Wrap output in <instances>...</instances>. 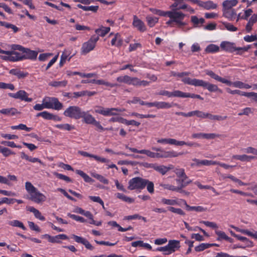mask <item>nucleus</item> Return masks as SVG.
I'll list each match as a JSON object with an SVG mask.
<instances>
[{"instance_id": "nucleus-13", "label": "nucleus", "mask_w": 257, "mask_h": 257, "mask_svg": "<svg viewBox=\"0 0 257 257\" xmlns=\"http://www.w3.org/2000/svg\"><path fill=\"white\" fill-rule=\"evenodd\" d=\"M220 135L214 133L205 134V133H194L191 135L192 139H205L207 140L214 139L215 138L220 137Z\"/></svg>"}, {"instance_id": "nucleus-50", "label": "nucleus", "mask_w": 257, "mask_h": 257, "mask_svg": "<svg viewBox=\"0 0 257 257\" xmlns=\"http://www.w3.org/2000/svg\"><path fill=\"white\" fill-rule=\"evenodd\" d=\"M25 189L29 194L37 190V188L30 182L27 181L25 183Z\"/></svg>"}, {"instance_id": "nucleus-25", "label": "nucleus", "mask_w": 257, "mask_h": 257, "mask_svg": "<svg viewBox=\"0 0 257 257\" xmlns=\"http://www.w3.org/2000/svg\"><path fill=\"white\" fill-rule=\"evenodd\" d=\"M180 90H174L173 92H170L165 90H162L160 91L158 94L160 95L166 96L168 97H180Z\"/></svg>"}, {"instance_id": "nucleus-57", "label": "nucleus", "mask_w": 257, "mask_h": 257, "mask_svg": "<svg viewBox=\"0 0 257 257\" xmlns=\"http://www.w3.org/2000/svg\"><path fill=\"white\" fill-rule=\"evenodd\" d=\"M168 210L181 215H185V212L181 208H176L172 206L167 207Z\"/></svg>"}, {"instance_id": "nucleus-6", "label": "nucleus", "mask_w": 257, "mask_h": 257, "mask_svg": "<svg viewBox=\"0 0 257 257\" xmlns=\"http://www.w3.org/2000/svg\"><path fill=\"white\" fill-rule=\"evenodd\" d=\"M98 36L93 35L89 40L82 44L81 51L82 54H86L93 50L96 46L97 42L98 41Z\"/></svg>"}, {"instance_id": "nucleus-64", "label": "nucleus", "mask_w": 257, "mask_h": 257, "mask_svg": "<svg viewBox=\"0 0 257 257\" xmlns=\"http://www.w3.org/2000/svg\"><path fill=\"white\" fill-rule=\"evenodd\" d=\"M200 223H203L206 226L211 227L213 229H215L216 230H217V229L218 228L217 224L214 222L202 220L200 222Z\"/></svg>"}, {"instance_id": "nucleus-31", "label": "nucleus", "mask_w": 257, "mask_h": 257, "mask_svg": "<svg viewBox=\"0 0 257 257\" xmlns=\"http://www.w3.org/2000/svg\"><path fill=\"white\" fill-rule=\"evenodd\" d=\"M154 169L162 175H165L168 171L173 169V165H170L168 167L164 165L157 166H155Z\"/></svg>"}, {"instance_id": "nucleus-7", "label": "nucleus", "mask_w": 257, "mask_h": 257, "mask_svg": "<svg viewBox=\"0 0 257 257\" xmlns=\"http://www.w3.org/2000/svg\"><path fill=\"white\" fill-rule=\"evenodd\" d=\"M121 110L118 108H105L101 106H96L94 112L103 116H113L118 114L117 112H121Z\"/></svg>"}, {"instance_id": "nucleus-11", "label": "nucleus", "mask_w": 257, "mask_h": 257, "mask_svg": "<svg viewBox=\"0 0 257 257\" xmlns=\"http://www.w3.org/2000/svg\"><path fill=\"white\" fill-rule=\"evenodd\" d=\"M8 95L10 97L15 99H19L27 102L32 101V98L28 97V94L25 90H20L16 93H9Z\"/></svg>"}, {"instance_id": "nucleus-14", "label": "nucleus", "mask_w": 257, "mask_h": 257, "mask_svg": "<svg viewBox=\"0 0 257 257\" xmlns=\"http://www.w3.org/2000/svg\"><path fill=\"white\" fill-rule=\"evenodd\" d=\"M71 237L76 242L83 244L87 249L90 250H93L94 247L86 239L75 234H72Z\"/></svg>"}, {"instance_id": "nucleus-41", "label": "nucleus", "mask_w": 257, "mask_h": 257, "mask_svg": "<svg viewBox=\"0 0 257 257\" xmlns=\"http://www.w3.org/2000/svg\"><path fill=\"white\" fill-rule=\"evenodd\" d=\"M161 203L164 205L174 206L179 205V203L178 201L175 199H167L162 198L161 200Z\"/></svg>"}, {"instance_id": "nucleus-39", "label": "nucleus", "mask_w": 257, "mask_h": 257, "mask_svg": "<svg viewBox=\"0 0 257 257\" xmlns=\"http://www.w3.org/2000/svg\"><path fill=\"white\" fill-rule=\"evenodd\" d=\"M71 52L68 50H64L61 56L60 60L59 62V66L60 67H62L64 63L66 62L67 60L68 57L70 56Z\"/></svg>"}, {"instance_id": "nucleus-63", "label": "nucleus", "mask_w": 257, "mask_h": 257, "mask_svg": "<svg viewBox=\"0 0 257 257\" xmlns=\"http://www.w3.org/2000/svg\"><path fill=\"white\" fill-rule=\"evenodd\" d=\"M0 88L4 89H10L14 90L15 89V86L12 83H6L3 82H0Z\"/></svg>"}, {"instance_id": "nucleus-44", "label": "nucleus", "mask_w": 257, "mask_h": 257, "mask_svg": "<svg viewBox=\"0 0 257 257\" xmlns=\"http://www.w3.org/2000/svg\"><path fill=\"white\" fill-rule=\"evenodd\" d=\"M8 224L12 226L18 227L24 230H26V227L25 226L23 223L18 220L10 221Z\"/></svg>"}, {"instance_id": "nucleus-48", "label": "nucleus", "mask_w": 257, "mask_h": 257, "mask_svg": "<svg viewBox=\"0 0 257 257\" xmlns=\"http://www.w3.org/2000/svg\"><path fill=\"white\" fill-rule=\"evenodd\" d=\"M146 183H145V188L147 187V191L151 194L154 193V184L152 181L146 179Z\"/></svg>"}, {"instance_id": "nucleus-49", "label": "nucleus", "mask_w": 257, "mask_h": 257, "mask_svg": "<svg viewBox=\"0 0 257 257\" xmlns=\"http://www.w3.org/2000/svg\"><path fill=\"white\" fill-rule=\"evenodd\" d=\"M191 21L193 23L195 27H197L199 24H203L205 22V20L203 18L198 19L196 16L191 17Z\"/></svg>"}, {"instance_id": "nucleus-40", "label": "nucleus", "mask_w": 257, "mask_h": 257, "mask_svg": "<svg viewBox=\"0 0 257 257\" xmlns=\"http://www.w3.org/2000/svg\"><path fill=\"white\" fill-rule=\"evenodd\" d=\"M257 22L256 17H255V15H252L249 19L248 23H247L245 27L246 31L247 32H250L252 30V27L254 23Z\"/></svg>"}, {"instance_id": "nucleus-54", "label": "nucleus", "mask_w": 257, "mask_h": 257, "mask_svg": "<svg viewBox=\"0 0 257 257\" xmlns=\"http://www.w3.org/2000/svg\"><path fill=\"white\" fill-rule=\"evenodd\" d=\"M92 177L99 181L100 182L103 183L104 184H108V180L105 178L103 176L99 175L97 173H93L92 174Z\"/></svg>"}, {"instance_id": "nucleus-22", "label": "nucleus", "mask_w": 257, "mask_h": 257, "mask_svg": "<svg viewBox=\"0 0 257 257\" xmlns=\"http://www.w3.org/2000/svg\"><path fill=\"white\" fill-rule=\"evenodd\" d=\"M81 117L83 118V121L86 124H92L95 118L90 114L88 113V111H83Z\"/></svg>"}, {"instance_id": "nucleus-23", "label": "nucleus", "mask_w": 257, "mask_h": 257, "mask_svg": "<svg viewBox=\"0 0 257 257\" xmlns=\"http://www.w3.org/2000/svg\"><path fill=\"white\" fill-rule=\"evenodd\" d=\"M200 7L207 10H215L217 8V5L211 1H202Z\"/></svg>"}, {"instance_id": "nucleus-34", "label": "nucleus", "mask_w": 257, "mask_h": 257, "mask_svg": "<svg viewBox=\"0 0 257 257\" xmlns=\"http://www.w3.org/2000/svg\"><path fill=\"white\" fill-rule=\"evenodd\" d=\"M231 227L234 228L238 232H241L242 234L251 236L254 238L257 239V231H254V232L253 233L247 229H240L233 226H232Z\"/></svg>"}, {"instance_id": "nucleus-20", "label": "nucleus", "mask_w": 257, "mask_h": 257, "mask_svg": "<svg viewBox=\"0 0 257 257\" xmlns=\"http://www.w3.org/2000/svg\"><path fill=\"white\" fill-rule=\"evenodd\" d=\"M26 210L28 211L32 212L35 217L39 219L41 221H45L46 218L43 216L41 213L38 209H36L35 207L33 206H28L26 207Z\"/></svg>"}, {"instance_id": "nucleus-53", "label": "nucleus", "mask_w": 257, "mask_h": 257, "mask_svg": "<svg viewBox=\"0 0 257 257\" xmlns=\"http://www.w3.org/2000/svg\"><path fill=\"white\" fill-rule=\"evenodd\" d=\"M209 247H211V245L209 243H202L195 247V250L196 252H200Z\"/></svg>"}, {"instance_id": "nucleus-43", "label": "nucleus", "mask_w": 257, "mask_h": 257, "mask_svg": "<svg viewBox=\"0 0 257 257\" xmlns=\"http://www.w3.org/2000/svg\"><path fill=\"white\" fill-rule=\"evenodd\" d=\"M0 112L4 114L13 116L18 113V110L15 108H4L0 110Z\"/></svg>"}, {"instance_id": "nucleus-29", "label": "nucleus", "mask_w": 257, "mask_h": 257, "mask_svg": "<svg viewBox=\"0 0 257 257\" xmlns=\"http://www.w3.org/2000/svg\"><path fill=\"white\" fill-rule=\"evenodd\" d=\"M91 82H92V83H94L97 85H103L110 88L117 87L118 86V84L117 83H110L109 82L106 81L103 79H92L91 80Z\"/></svg>"}, {"instance_id": "nucleus-42", "label": "nucleus", "mask_w": 257, "mask_h": 257, "mask_svg": "<svg viewBox=\"0 0 257 257\" xmlns=\"http://www.w3.org/2000/svg\"><path fill=\"white\" fill-rule=\"evenodd\" d=\"M75 172L77 174L80 175L84 179L85 182L87 183L93 182V180L82 170H76Z\"/></svg>"}, {"instance_id": "nucleus-37", "label": "nucleus", "mask_w": 257, "mask_h": 257, "mask_svg": "<svg viewBox=\"0 0 257 257\" xmlns=\"http://www.w3.org/2000/svg\"><path fill=\"white\" fill-rule=\"evenodd\" d=\"M68 239V237L64 234H60L55 236H52L50 242L52 243H61L60 239L66 240Z\"/></svg>"}, {"instance_id": "nucleus-5", "label": "nucleus", "mask_w": 257, "mask_h": 257, "mask_svg": "<svg viewBox=\"0 0 257 257\" xmlns=\"http://www.w3.org/2000/svg\"><path fill=\"white\" fill-rule=\"evenodd\" d=\"M83 111L78 106H70L63 112L64 115L75 119H79L81 117Z\"/></svg>"}, {"instance_id": "nucleus-15", "label": "nucleus", "mask_w": 257, "mask_h": 257, "mask_svg": "<svg viewBox=\"0 0 257 257\" xmlns=\"http://www.w3.org/2000/svg\"><path fill=\"white\" fill-rule=\"evenodd\" d=\"M151 105L152 107L155 106L158 109H167L170 108L173 106H179V104L177 103H170L165 101H155L152 102Z\"/></svg>"}, {"instance_id": "nucleus-60", "label": "nucleus", "mask_w": 257, "mask_h": 257, "mask_svg": "<svg viewBox=\"0 0 257 257\" xmlns=\"http://www.w3.org/2000/svg\"><path fill=\"white\" fill-rule=\"evenodd\" d=\"M55 126L57 128L62 130H67V131H70L74 128L73 126H72L69 124H68V123L59 124L56 125Z\"/></svg>"}, {"instance_id": "nucleus-9", "label": "nucleus", "mask_w": 257, "mask_h": 257, "mask_svg": "<svg viewBox=\"0 0 257 257\" xmlns=\"http://www.w3.org/2000/svg\"><path fill=\"white\" fill-rule=\"evenodd\" d=\"M220 47L226 52L229 53H233L236 51H247V48L236 47L234 46V43L227 41L222 42L220 44Z\"/></svg>"}, {"instance_id": "nucleus-4", "label": "nucleus", "mask_w": 257, "mask_h": 257, "mask_svg": "<svg viewBox=\"0 0 257 257\" xmlns=\"http://www.w3.org/2000/svg\"><path fill=\"white\" fill-rule=\"evenodd\" d=\"M42 102L44 103L45 106L47 109L52 108L59 110L63 107L62 103L56 97H46L43 99Z\"/></svg>"}, {"instance_id": "nucleus-58", "label": "nucleus", "mask_w": 257, "mask_h": 257, "mask_svg": "<svg viewBox=\"0 0 257 257\" xmlns=\"http://www.w3.org/2000/svg\"><path fill=\"white\" fill-rule=\"evenodd\" d=\"M52 113H51L47 111H44L37 113V114L36 115V116L37 117L41 116L45 119L51 120V118H52Z\"/></svg>"}, {"instance_id": "nucleus-17", "label": "nucleus", "mask_w": 257, "mask_h": 257, "mask_svg": "<svg viewBox=\"0 0 257 257\" xmlns=\"http://www.w3.org/2000/svg\"><path fill=\"white\" fill-rule=\"evenodd\" d=\"M24 60L30 59L35 60L38 55V52L35 51L31 50L30 49L24 48L22 51Z\"/></svg>"}, {"instance_id": "nucleus-33", "label": "nucleus", "mask_w": 257, "mask_h": 257, "mask_svg": "<svg viewBox=\"0 0 257 257\" xmlns=\"http://www.w3.org/2000/svg\"><path fill=\"white\" fill-rule=\"evenodd\" d=\"M110 30L109 27H105L101 26L99 28L96 29L95 30V33L97 35V36L104 37Z\"/></svg>"}, {"instance_id": "nucleus-38", "label": "nucleus", "mask_w": 257, "mask_h": 257, "mask_svg": "<svg viewBox=\"0 0 257 257\" xmlns=\"http://www.w3.org/2000/svg\"><path fill=\"white\" fill-rule=\"evenodd\" d=\"M187 146L190 147H200V145L197 143L193 142H185L183 141H177V146Z\"/></svg>"}, {"instance_id": "nucleus-61", "label": "nucleus", "mask_w": 257, "mask_h": 257, "mask_svg": "<svg viewBox=\"0 0 257 257\" xmlns=\"http://www.w3.org/2000/svg\"><path fill=\"white\" fill-rule=\"evenodd\" d=\"M121 123L125 124L127 125H133L136 126H139L141 124L140 122H138L135 120H128L123 117H122Z\"/></svg>"}, {"instance_id": "nucleus-36", "label": "nucleus", "mask_w": 257, "mask_h": 257, "mask_svg": "<svg viewBox=\"0 0 257 257\" xmlns=\"http://www.w3.org/2000/svg\"><path fill=\"white\" fill-rule=\"evenodd\" d=\"M238 3L237 0H226L223 2V9H232L233 7L235 6Z\"/></svg>"}, {"instance_id": "nucleus-47", "label": "nucleus", "mask_w": 257, "mask_h": 257, "mask_svg": "<svg viewBox=\"0 0 257 257\" xmlns=\"http://www.w3.org/2000/svg\"><path fill=\"white\" fill-rule=\"evenodd\" d=\"M219 50V47L218 46L212 44L208 45L205 49L206 52L208 53H216L218 52Z\"/></svg>"}, {"instance_id": "nucleus-46", "label": "nucleus", "mask_w": 257, "mask_h": 257, "mask_svg": "<svg viewBox=\"0 0 257 257\" xmlns=\"http://www.w3.org/2000/svg\"><path fill=\"white\" fill-rule=\"evenodd\" d=\"M225 84L228 86H232L234 87L238 88H240V89L243 88V85H244V83L241 81H234V82H231L227 79H226Z\"/></svg>"}, {"instance_id": "nucleus-62", "label": "nucleus", "mask_w": 257, "mask_h": 257, "mask_svg": "<svg viewBox=\"0 0 257 257\" xmlns=\"http://www.w3.org/2000/svg\"><path fill=\"white\" fill-rule=\"evenodd\" d=\"M67 216L72 219L81 223H84L86 221V220L83 217L75 214H71L70 213H68L67 214Z\"/></svg>"}, {"instance_id": "nucleus-59", "label": "nucleus", "mask_w": 257, "mask_h": 257, "mask_svg": "<svg viewBox=\"0 0 257 257\" xmlns=\"http://www.w3.org/2000/svg\"><path fill=\"white\" fill-rule=\"evenodd\" d=\"M227 116H221L218 115H213L211 113H209L208 114V118L210 120H223L227 118Z\"/></svg>"}, {"instance_id": "nucleus-35", "label": "nucleus", "mask_w": 257, "mask_h": 257, "mask_svg": "<svg viewBox=\"0 0 257 257\" xmlns=\"http://www.w3.org/2000/svg\"><path fill=\"white\" fill-rule=\"evenodd\" d=\"M0 26L5 27L8 29H11L15 33L19 32L20 30L19 28L16 26L6 22L0 21Z\"/></svg>"}, {"instance_id": "nucleus-1", "label": "nucleus", "mask_w": 257, "mask_h": 257, "mask_svg": "<svg viewBox=\"0 0 257 257\" xmlns=\"http://www.w3.org/2000/svg\"><path fill=\"white\" fill-rule=\"evenodd\" d=\"M168 17L170 20L166 24L172 27L176 26L180 28L187 25V23L184 21L186 15L179 11H167L165 17Z\"/></svg>"}, {"instance_id": "nucleus-27", "label": "nucleus", "mask_w": 257, "mask_h": 257, "mask_svg": "<svg viewBox=\"0 0 257 257\" xmlns=\"http://www.w3.org/2000/svg\"><path fill=\"white\" fill-rule=\"evenodd\" d=\"M215 233L217 235V240H224L230 243L233 242V239L228 237L224 232L218 230H215Z\"/></svg>"}, {"instance_id": "nucleus-16", "label": "nucleus", "mask_w": 257, "mask_h": 257, "mask_svg": "<svg viewBox=\"0 0 257 257\" xmlns=\"http://www.w3.org/2000/svg\"><path fill=\"white\" fill-rule=\"evenodd\" d=\"M133 25L138 31L141 32H145L146 30V27L145 23L136 15L134 16L133 17Z\"/></svg>"}, {"instance_id": "nucleus-55", "label": "nucleus", "mask_w": 257, "mask_h": 257, "mask_svg": "<svg viewBox=\"0 0 257 257\" xmlns=\"http://www.w3.org/2000/svg\"><path fill=\"white\" fill-rule=\"evenodd\" d=\"M226 91L231 94H238L241 96H244L246 97V95H247V92L241 91L239 90H231L229 88H226Z\"/></svg>"}, {"instance_id": "nucleus-26", "label": "nucleus", "mask_w": 257, "mask_h": 257, "mask_svg": "<svg viewBox=\"0 0 257 257\" xmlns=\"http://www.w3.org/2000/svg\"><path fill=\"white\" fill-rule=\"evenodd\" d=\"M9 73L10 74L16 76L19 79L24 78L29 75L28 72L22 71L17 68L12 69L10 70Z\"/></svg>"}, {"instance_id": "nucleus-24", "label": "nucleus", "mask_w": 257, "mask_h": 257, "mask_svg": "<svg viewBox=\"0 0 257 257\" xmlns=\"http://www.w3.org/2000/svg\"><path fill=\"white\" fill-rule=\"evenodd\" d=\"M236 15V12L234 9L223 8V16L228 20H233L235 19Z\"/></svg>"}, {"instance_id": "nucleus-12", "label": "nucleus", "mask_w": 257, "mask_h": 257, "mask_svg": "<svg viewBox=\"0 0 257 257\" xmlns=\"http://www.w3.org/2000/svg\"><path fill=\"white\" fill-rule=\"evenodd\" d=\"M157 158H175L183 154V153H178L174 151H165L164 150L157 152Z\"/></svg>"}, {"instance_id": "nucleus-10", "label": "nucleus", "mask_w": 257, "mask_h": 257, "mask_svg": "<svg viewBox=\"0 0 257 257\" xmlns=\"http://www.w3.org/2000/svg\"><path fill=\"white\" fill-rule=\"evenodd\" d=\"M28 199L32 201L39 204L46 201V197L38 189L29 194Z\"/></svg>"}, {"instance_id": "nucleus-30", "label": "nucleus", "mask_w": 257, "mask_h": 257, "mask_svg": "<svg viewBox=\"0 0 257 257\" xmlns=\"http://www.w3.org/2000/svg\"><path fill=\"white\" fill-rule=\"evenodd\" d=\"M205 73L206 75L209 76L212 78H213L219 82H220L225 84L226 79L225 78H222L220 76H218V75L216 74L212 71L209 70H205Z\"/></svg>"}, {"instance_id": "nucleus-8", "label": "nucleus", "mask_w": 257, "mask_h": 257, "mask_svg": "<svg viewBox=\"0 0 257 257\" xmlns=\"http://www.w3.org/2000/svg\"><path fill=\"white\" fill-rule=\"evenodd\" d=\"M6 55L8 56H1V58L5 61L10 62H17L24 60L23 54L15 51H7Z\"/></svg>"}, {"instance_id": "nucleus-45", "label": "nucleus", "mask_w": 257, "mask_h": 257, "mask_svg": "<svg viewBox=\"0 0 257 257\" xmlns=\"http://www.w3.org/2000/svg\"><path fill=\"white\" fill-rule=\"evenodd\" d=\"M157 143L163 144L177 145V140L174 139H160L157 140Z\"/></svg>"}, {"instance_id": "nucleus-52", "label": "nucleus", "mask_w": 257, "mask_h": 257, "mask_svg": "<svg viewBox=\"0 0 257 257\" xmlns=\"http://www.w3.org/2000/svg\"><path fill=\"white\" fill-rule=\"evenodd\" d=\"M0 153L5 157H8L11 155L15 154V153L12 152L10 149L3 147L1 146H0Z\"/></svg>"}, {"instance_id": "nucleus-3", "label": "nucleus", "mask_w": 257, "mask_h": 257, "mask_svg": "<svg viewBox=\"0 0 257 257\" xmlns=\"http://www.w3.org/2000/svg\"><path fill=\"white\" fill-rule=\"evenodd\" d=\"M146 179L136 177L130 179L128 183V189L130 190H142L145 188Z\"/></svg>"}, {"instance_id": "nucleus-21", "label": "nucleus", "mask_w": 257, "mask_h": 257, "mask_svg": "<svg viewBox=\"0 0 257 257\" xmlns=\"http://www.w3.org/2000/svg\"><path fill=\"white\" fill-rule=\"evenodd\" d=\"M123 44V40L120 35L117 33L114 34V37L111 41V46H114L117 48H120Z\"/></svg>"}, {"instance_id": "nucleus-18", "label": "nucleus", "mask_w": 257, "mask_h": 257, "mask_svg": "<svg viewBox=\"0 0 257 257\" xmlns=\"http://www.w3.org/2000/svg\"><path fill=\"white\" fill-rule=\"evenodd\" d=\"M79 154L83 157L92 158L94 159L96 161L101 162V163H107V162H109L108 160H107L104 158H102V157H100L97 155H93V154H90L87 152L81 151H79Z\"/></svg>"}, {"instance_id": "nucleus-56", "label": "nucleus", "mask_w": 257, "mask_h": 257, "mask_svg": "<svg viewBox=\"0 0 257 257\" xmlns=\"http://www.w3.org/2000/svg\"><path fill=\"white\" fill-rule=\"evenodd\" d=\"M131 77L128 75L120 76L116 78V81L119 83H124L129 84Z\"/></svg>"}, {"instance_id": "nucleus-28", "label": "nucleus", "mask_w": 257, "mask_h": 257, "mask_svg": "<svg viewBox=\"0 0 257 257\" xmlns=\"http://www.w3.org/2000/svg\"><path fill=\"white\" fill-rule=\"evenodd\" d=\"M233 159L239 160L241 162H249L255 158L254 156L246 155H234L232 156Z\"/></svg>"}, {"instance_id": "nucleus-19", "label": "nucleus", "mask_w": 257, "mask_h": 257, "mask_svg": "<svg viewBox=\"0 0 257 257\" xmlns=\"http://www.w3.org/2000/svg\"><path fill=\"white\" fill-rule=\"evenodd\" d=\"M181 201L183 203V204L185 205L186 210L187 211H195L198 212H204L207 210L206 208H204L201 206H191L189 205L186 200L184 199H181Z\"/></svg>"}, {"instance_id": "nucleus-51", "label": "nucleus", "mask_w": 257, "mask_h": 257, "mask_svg": "<svg viewBox=\"0 0 257 257\" xmlns=\"http://www.w3.org/2000/svg\"><path fill=\"white\" fill-rule=\"evenodd\" d=\"M11 128L12 130H25L27 132H30L32 130L31 127H28L26 126V124L20 123L18 125H12Z\"/></svg>"}, {"instance_id": "nucleus-2", "label": "nucleus", "mask_w": 257, "mask_h": 257, "mask_svg": "<svg viewBox=\"0 0 257 257\" xmlns=\"http://www.w3.org/2000/svg\"><path fill=\"white\" fill-rule=\"evenodd\" d=\"M182 82L185 84L190 85L195 87H202L203 88L207 89L211 92H216L217 90H218L217 85L210 83L202 79L184 78L182 79Z\"/></svg>"}, {"instance_id": "nucleus-32", "label": "nucleus", "mask_w": 257, "mask_h": 257, "mask_svg": "<svg viewBox=\"0 0 257 257\" xmlns=\"http://www.w3.org/2000/svg\"><path fill=\"white\" fill-rule=\"evenodd\" d=\"M180 241L176 240H170L167 245L171 250V252H174L176 251L177 248L180 247Z\"/></svg>"}]
</instances>
